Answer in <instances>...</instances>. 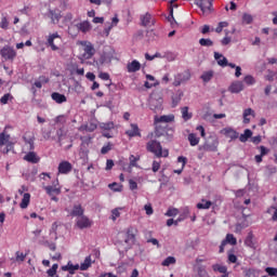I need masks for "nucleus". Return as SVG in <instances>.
I'll return each mask as SVG.
<instances>
[{
	"instance_id": "obj_1",
	"label": "nucleus",
	"mask_w": 277,
	"mask_h": 277,
	"mask_svg": "<svg viewBox=\"0 0 277 277\" xmlns=\"http://www.w3.org/2000/svg\"><path fill=\"white\" fill-rule=\"evenodd\" d=\"M146 149L148 150V153H153L155 157L158 158L168 157L170 155V151H168V149H163L161 143L155 140H151L147 143Z\"/></svg>"
},
{
	"instance_id": "obj_2",
	"label": "nucleus",
	"mask_w": 277,
	"mask_h": 277,
	"mask_svg": "<svg viewBox=\"0 0 277 277\" xmlns=\"http://www.w3.org/2000/svg\"><path fill=\"white\" fill-rule=\"evenodd\" d=\"M217 146H220V140L216 136H210L205 144L199 145L198 150L201 153H217Z\"/></svg>"
},
{
	"instance_id": "obj_3",
	"label": "nucleus",
	"mask_w": 277,
	"mask_h": 277,
	"mask_svg": "<svg viewBox=\"0 0 277 277\" xmlns=\"http://www.w3.org/2000/svg\"><path fill=\"white\" fill-rule=\"evenodd\" d=\"M149 108L157 114L163 109V98L159 93H151L149 96Z\"/></svg>"
},
{
	"instance_id": "obj_4",
	"label": "nucleus",
	"mask_w": 277,
	"mask_h": 277,
	"mask_svg": "<svg viewBox=\"0 0 277 277\" xmlns=\"http://www.w3.org/2000/svg\"><path fill=\"white\" fill-rule=\"evenodd\" d=\"M137 235V229L135 227H128L124 236V243L127 245L126 250H131L135 246V236Z\"/></svg>"
},
{
	"instance_id": "obj_5",
	"label": "nucleus",
	"mask_w": 277,
	"mask_h": 277,
	"mask_svg": "<svg viewBox=\"0 0 277 277\" xmlns=\"http://www.w3.org/2000/svg\"><path fill=\"white\" fill-rule=\"evenodd\" d=\"M195 5L200 8L202 14H211L213 12V0H198Z\"/></svg>"
},
{
	"instance_id": "obj_6",
	"label": "nucleus",
	"mask_w": 277,
	"mask_h": 277,
	"mask_svg": "<svg viewBox=\"0 0 277 277\" xmlns=\"http://www.w3.org/2000/svg\"><path fill=\"white\" fill-rule=\"evenodd\" d=\"M60 42H62V37H60V34L54 32L49 35L47 44L52 49V51H60V45H57Z\"/></svg>"
},
{
	"instance_id": "obj_7",
	"label": "nucleus",
	"mask_w": 277,
	"mask_h": 277,
	"mask_svg": "<svg viewBox=\"0 0 277 277\" xmlns=\"http://www.w3.org/2000/svg\"><path fill=\"white\" fill-rule=\"evenodd\" d=\"M189 79H192V74L189 72V70L176 74L174 77L173 85H175V88H179L181 83H185V81H189Z\"/></svg>"
},
{
	"instance_id": "obj_8",
	"label": "nucleus",
	"mask_w": 277,
	"mask_h": 277,
	"mask_svg": "<svg viewBox=\"0 0 277 277\" xmlns=\"http://www.w3.org/2000/svg\"><path fill=\"white\" fill-rule=\"evenodd\" d=\"M0 55L5 61H12L16 57V50L10 45H5L0 50Z\"/></svg>"
},
{
	"instance_id": "obj_9",
	"label": "nucleus",
	"mask_w": 277,
	"mask_h": 277,
	"mask_svg": "<svg viewBox=\"0 0 277 277\" xmlns=\"http://www.w3.org/2000/svg\"><path fill=\"white\" fill-rule=\"evenodd\" d=\"M221 134L228 137L230 142H234V140H239V132L232 127L223 128L221 130Z\"/></svg>"
},
{
	"instance_id": "obj_10",
	"label": "nucleus",
	"mask_w": 277,
	"mask_h": 277,
	"mask_svg": "<svg viewBox=\"0 0 277 277\" xmlns=\"http://www.w3.org/2000/svg\"><path fill=\"white\" fill-rule=\"evenodd\" d=\"M81 44H83L84 49V53L82 55V57H84V60H92V57H94V53H96V50L94 49V45H92V43H88L85 41H82Z\"/></svg>"
},
{
	"instance_id": "obj_11",
	"label": "nucleus",
	"mask_w": 277,
	"mask_h": 277,
	"mask_svg": "<svg viewBox=\"0 0 277 277\" xmlns=\"http://www.w3.org/2000/svg\"><path fill=\"white\" fill-rule=\"evenodd\" d=\"M76 224L80 229L90 228V226H92V221H90L88 216L82 214V216H78V219L76 220Z\"/></svg>"
},
{
	"instance_id": "obj_12",
	"label": "nucleus",
	"mask_w": 277,
	"mask_h": 277,
	"mask_svg": "<svg viewBox=\"0 0 277 277\" xmlns=\"http://www.w3.org/2000/svg\"><path fill=\"white\" fill-rule=\"evenodd\" d=\"M155 124H159L161 122L168 124L170 122H174V115H164V116H155L154 118Z\"/></svg>"
},
{
	"instance_id": "obj_13",
	"label": "nucleus",
	"mask_w": 277,
	"mask_h": 277,
	"mask_svg": "<svg viewBox=\"0 0 277 277\" xmlns=\"http://www.w3.org/2000/svg\"><path fill=\"white\" fill-rule=\"evenodd\" d=\"M72 171V164L68 161H62L58 164V174H68Z\"/></svg>"
},
{
	"instance_id": "obj_14",
	"label": "nucleus",
	"mask_w": 277,
	"mask_h": 277,
	"mask_svg": "<svg viewBox=\"0 0 277 277\" xmlns=\"http://www.w3.org/2000/svg\"><path fill=\"white\" fill-rule=\"evenodd\" d=\"M194 272L197 274L198 277H211L209 276V273L207 272V266L202 264H196L194 266Z\"/></svg>"
},
{
	"instance_id": "obj_15",
	"label": "nucleus",
	"mask_w": 277,
	"mask_h": 277,
	"mask_svg": "<svg viewBox=\"0 0 277 277\" xmlns=\"http://www.w3.org/2000/svg\"><path fill=\"white\" fill-rule=\"evenodd\" d=\"M24 161H28V163H39L40 158L36 151H29L24 156Z\"/></svg>"
},
{
	"instance_id": "obj_16",
	"label": "nucleus",
	"mask_w": 277,
	"mask_h": 277,
	"mask_svg": "<svg viewBox=\"0 0 277 277\" xmlns=\"http://www.w3.org/2000/svg\"><path fill=\"white\" fill-rule=\"evenodd\" d=\"M126 133L129 137H142L140 127H137L135 123H131V130H128Z\"/></svg>"
},
{
	"instance_id": "obj_17",
	"label": "nucleus",
	"mask_w": 277,
	"mask_h": 277,
	"mask_svg": "<svg viewBox=\"0 0 277 277\" xmlns=\"http://www.w3.org/2000/svg\"><path fill=\"white\" fill-rule=\"evenodd\" d=\"M214 60L217 62L219 66H222V68H226V66H228V60L226 56L219 52H214Z\"/></svg>"
},
{
	"instance_id": "obj_18",
	"label": "nucleus",
	"mask_w": 277,
	"mask_h": 277,
	"mask_svg": "<svg viewBox=\"0 0 277 277\" xmlns=\"http://www.w3.org/2000/svg\"><path fill=\"white\" fill-rule=\"evenodd\" d=\"M229 92H232V94H239V92H243V82L236 81L232 83L229 87Z\"/></svg>"
},
{
	"instance_id": "obj_19",
	"label": "nucleus",
	"mask_w": 277,
	"mask_h": 277,
	"mask_svg": "<svg viewBox=\"0 0 277 277\" xmlns=\"http://www.w3.org/2000/svg\"><path fill=\"white\" fill-rule=\"evenodd\" d=\"M43 189L48 194V196H60L62 194V189L54 186H44Z\"/></svg>"
},
{
	"instance_id": "obj_20",
	"label": "nucleus",
	"mask_w": 277,
	"mask_h": 277,
	"mask_svg": "<svg viewBox=\"0 0 277 277\" xmlns=\"http://www.w3.org/2000/svg\"><path fill=\"white\" fill-rule=\"evenodd\" d=\"M142 68V64L138 61L134 60L131 63H128L127 70L128 72H137Z\"/></svg>"
},
{
	"instance_id": "obj_21",
	"label": "nucleus",
	"mask_w": 277,
	"mask_h": 277,
	"mask_svg": "<svg viewBox=\"0 0 277 277\" xmlns=\"http://www.w3.org/2000/svg\"><path fill=\"white\" fill-rule=\"evenodd\" d=\"M249 116H252L253 118L256 116V113L252 108H247L242 113L243 118V124H250Z\"/></svg>"
},
{
	"instance_id": "obj_22",
	"label": "nucleus",
	"mask_w": 277,
	"mask_h": 277,
	"mask_svg": "<svg viewBox=\"0 0 277 277\" xmlns=\"http://www.w3.org/2000/svg\"><path fill=\"white\" fill-rule=\"evenodd\" d=\"M83 213H84L83 207H81V205H75L70 212V215L72 217H81Z\"/></svg>"
},
{
	"instance_id": "obj_23",
	"label": "nucleus",
	"mask_w": 277,
	"mask_h": 277,
	"mask_svg": "<svg viewBox=\"0 0 277 277\" xmlns=\"http://www.w3.org/2000/svg\"><path fill=\"white\" fill-rule=\"evenodd\" d=\"M51 98H52V101H55L58 105H62V103H66V101H67L66 95L57 93V92H53L51 94Z\"/></svg>"
},
{
	"instance_id": "obj_24",
	"label": "nucleus",
	"mask_w": 277,
	"mask_h": 277,
	"mask_svg": "<svg viewBox=\"0 0 277 277\" xmlns=\"http://www.w3.org/2000/svg\"><path fill=\"white\" fill-rule=\"evenodd\" d=\"M79 268V264L74 265L72 262H68L67 265L62 266L63 272H69V274H75Z\"/></svg>"
},
{
	"instance_id": "obj_25",
	"label": "nucleus",
	"mask_w": 277,
	"mask_h": 277,
	"mask_svg": "<svg viewBox=\"0 0 277 277\" xmlns=\"http://www.w3.org/2000/svg\"><path fill=\"white\" fill-rule=\"evenodd\" d=\"M76 27H77L78 31H82V34H87V31H90V29H91L90 22H88V21L78 23L76 25Z\"/></svg>"
},
{
	"instance_id": "obj_26",
	"label": "nucleus",
	"mask_w": 277,
	"mask_h": 277,
	"mask_svg": "<svg viewBox=\"0 0 277 277\" xmlns=\"http://www.w3.org/2000/svg\"><path fill=\"white\" fill-rule=\"evenodd\" d=\"M90 267H92V258L89 255L80 264L79 268L81 272H87V269H90Z\"/></svg>"
},
{
	"instance_id": "obj_27",
	"label": "nucleus",
	"mask_w": 277,
	"mask_h": 277,
	"mask_svg": "<svg viewBox=\"0 0 277 277\" xmlns=\"http://www.w3.org/2000/svg\"><path fill=\"white\" fill-rule=\"evenodd\" d=\"M183 91L179 90L172 95V107H176L179 103H181V98H183Z\"/></svg>"
},
{
	"instance_id": "obj_28",
	"label": "nucleus",
	"mask_w": 277,
	"mask_h": 277,
	"mask_svg": "<svg viewBox=\"0 0 277 277\" xmlns=\"http://www.w3.org/2000/svg\"><path fill=\"white\" fill-rule=\"evenodd\" d=\"M250 137H252V130L250 129H246L243 133L238 136L239 142L242 144H246Z\"/></svg>"
},
{
	"instance_id": "obj_29",
	"label": "nucleus",
	"mask_w": 277,
	"mask_h": 277,
	"mask_svg": "<svg viewBox=\"0 0 277 277\" xmlns=\"http://www.w3.org/2000/svg\"><path fill=\"white\" fill-rule=\"evenodd\" d=\"M96 128H97L96 123L94 121H91L84 126H81L80 130L87 131L88 133H92V132L96 131Z\"/></svg>"
},
{
	"instance_id": "obj_30",
	"label": "nucleus",
	"mask_w": 277,
	"mask_h": 277,
	"mask_svg": "<svg viewBox=\"0 0 277 277\" xmlns=\"http://www.w3.org/2000/svg\"><path fill=\"white\" fill-rule=\"evenodd\" d=\"M151 19H153V17H151L150 13L141 15V25L143 27H148V26H150Z\"/></svg>"
},
{
	"instance_id": "obj_31",
	"label": "nucleus",
	"mask_w": 277,
	"mask_h": 277,
	"mask_svg": "<svg viewBox=\"0 0 277 277\" xmlns=\"http://www.w3.org/2000/svg\"><path fill=\"white\" fill-rule=\"evenodd\" d=\"M30 200H31V195L29 193L24 194L22 202L19 203L21 209H27V207H29Z\"/></svg>"
},
{
	"instance_id": "obj_32",
	"label": "nucleus",
	"mask_w": 277,
	"mask_h": 277,
	"mask_svg": "<svg viewBox=\"0 0 277 277\" xmlns=\"http://www.w3.org/2000/svg\"><path fill=\"white\" fill-rule=\"evenodd\" d=\"M66 129L64 127H61L56 130V137H57V142L58 144H62L64 137H66Z\"/></svg>"
},
{
	"instance_id": "obj_33",
	"label": "nucleus",
	"mask_w": 277,
	"mask_h": 277,
	"mask_svg": "<svg viewBox=\"0 0 277 277\" xmlns=\"http://www.w3.org/2000/svg\"><path fill=\"white\" fill-rule=\"evenodd\" d=\"M9 144H12L10 142V134H5V132L0 133V146H8Z\"/></svg>"
},
{
	"instance_id": "obj_34",
	"label": "nucleus",
	"mask_w": 277,
	"mask_h": 277,
	"mask_svg": "<svg viewBox=\"0 0 277 277\" xmlns=\"http://www.w3.org/2000/svg\"><path fill=\"white\" fill-rule=\"evenodd\" d=\"M188 142H189L190 146H198V144H200V137H198L194 133H190V134H188Z\"/></svg>"
},
{
	"instance_id": "obj_35",
	"label": "nucleus",
	"mask_w": 277,
	"mask_h": 277,
	"mask_svg": "<svg viewBox=\"0 0 277 277\" xmlns=\"http://www.w3.org/2000/svg\"><path fill=\"white\" fill-rule=\"evenodd\" d=\"M212 269L213 272H219V274H226V272H228V267L222 264H213Z\"/></svg>"
},
{
	"instance_id": "obj_36",
	"label": "nucleus",
	"mask_w": 277,
	"mask_h": 277,
	"mask_svg": "<svg viewBox=\"0 0 277 277\" xmlns=\"http://www.w3.org/2000/svg\"><path fill=\"white\" fill-rule=\"evenodd\" d=\"M182 118L185 122H187V120H192V114L189 113V107L187 106L182 107Z\"/></svg>"
},
{
	"instance_id": "obj_37",
	"label": "nucleus",
	"mask_w": 277,
	"mask_h": 277,
	"mask_svg": "<svg viewBox=\"0 0 277 277\" xmlns=\"http://www.w3.org/2000/svg\"><path fill=\"white\" fill-rule=\"evenodd\" d=\"M226 245L237 246V238L233 234H227L226 238L223 240Z\"/></svg>"
},
{
	"instance_id": "obj_38",
	"label": "nucleus",
	"mask_w": 277,
	"mask_h": 277,
	"mask_svg": "<svg viewBox=\"0 0 277 277\" xmlns=\"http://www.w3.org/2000/svg\"><path fill=\"white\" fill-rule=\"evenodd\" d=\"M176 264V258L174 256H168L162 263L161 265L163 267H170V265H174Z\"/></svg>"
},
{
	"instance_id": "obj_39",
	"label": "nucleus",
	"mask_w": 277,
	"mask_h": 277,
	"mask_svg": "<svg viewBox=\"0 0 277 277\" xmlns=\"http://www.w3.org/2000/svg\"><path fill=\"white\" fill-rule=\"evenodd\" d=\"M201 79H202V81H205V83H209V81H211V79H213V71L212 70L205 71L201 75Z\"/></svg>"
},
{
	"instance_id": "obj_40",
	"label": "nucleus",
	"mask_w": 277,
	"mask_h": 277,
	"mask_svg": "<svg viewBox=\"0 0 277 277\" xmlns=\"http://www.w3.org/2000/svg\"><path fill=\"white\" fill-rule=\"evenodd\" d=\"M254 235L252 233H249L246 240L245 245L248 246V248H254Z\"/></svg>"
},
{
	"instance_id": "obj_41",
	"label": "nucleus",
	"mask_w": 277,
	"mask_h": 277,
	"mask_svg": "<svg viewBox=\"0 0 277 277\" xmlns=\"http://www.w3.org/2000/svg\"><path fill=\"white\" fill-rule=\"evenodd\" d=\"M211 205H213L211 201L202 199L201 202L197 203V209H211Z\"/></svg>"
},
{
	"instance_id": "obj_42",
	"label": "nucleus",
	"mask_w": 277,
	"mask_h": 277,
	"mask_svg": "<svg viewBox=\"0 0 277 277\" xmlns=\"http://www.w3.org/2000/svg\"><path fill=\"white\" fill-rule=\"evenodd\" d=\"M60 265L58 264H53L50 269L47 271V274L49 277H55L57 274Z\"/></svg>"
},
{
	"instance_id": "obj_43",
	"label": "nucleus",
	"mask_w": 277,
	"mask_h": 277,
	"mask_svg": "<svg viewBox=\"0 0 277 277\" xmlns=\"http://www.w3.org/2000/svg\"><path fill=\"white\" fill-rule=\"evenodd\" d=\"M9 25H10V22H8V16H5V14H2L0 19L1 29H8Z\"/></svg>"
},
{
	"instance_id": "obj_44",
	"label": "nucleus",
	"mask_w": 277,
	"mask_h": 277,
	"mask_svg": "<svg viewBox=\"0 0 277 277\" xmlns=\"http://www.w3.org/2000/svg\"><path fill=\"white\" fill-rule=\"evenodd\" d=\"M100 128L103 130V131H111V129H114V122L109 121V122H102L100 124Z\"/></svg>"
},
{
	"instance_id": "obj_45",
	"label": "nucleus",
	"mask_w": 277,
	"mask_h": 277,
	"mask_svg": "<svg viewBox=\"0 0 277 277\" xmlns=\"http://www.w3.org/2000/svg\"><path fill=\"white\" fill-rule=\"evenodd\" d=\"M12 98H14V97L12 96V94L6 93V94H4V95L0 98V103H1V105H8V102H9V101H12Z\"/></svg>"
},
{
	"instance_id": "obj_46",
	"label": "nucleus",
	"mask_w": 277,
	"mask_h": 277,
	"mask_svg": "<svg viewBox=\"0 0 277 277\" xmlns=\"http://www.w3.org/2000/svg\"><path fill=\"white\" fill-rule=\"evenodd\" d=\"M199 44H200L201 47H213V40L201 38V39L199 40Z\"/></svg>"
},
{
	"instance_id": "obj_47",
	"label": "nucleus",
	"mask_w": 277,
	"mask_h": 277,
	"mask_svg": "<svg viewBox=\"0 0 277 277\" xmlns=\"http://www.w3.org/2000/svg\"><path fill=\"white\" fill-rule=\"evenodd\" d=\"M55 124H62V127H64V124H66V116L64 115H60L54 119Z\"/></svg>"
},
{
	"instance_id": "obj_48",
	"label": "nucleus",
	"mask_w": 277,
	"mask_h": 277,
	"mask_svg": "<svg viewBox=\"0 0 277 277\" xmlns=\"http://www.w3.org/2000/svg\"><path fill=\"white\" fill-rule=\"evenodd\" d=\"M167 217H174L179 215V209L176 208H171L166 212Z\"/></svg>"
},
{
	"instance_id": "obj_49",
	"label": "nucleus",
	"mask_w": 277,
	"mask_h": 277,
	"mask_svg": "<svg viewBox=\"0 0 277 277\" xmlns=\"http://www.w3.org/2000/svg\"><path fill=\"white\" fill-rule=\"evenodd\" d=\"M163 57L168 60V62H174V60H176V55L172 52H164Z\"/></svg>"
},
{
	"instance_id": "obj_50",
	"label": "nucleus",
	"mask_w": 277,
	"mask_h": 277,
	"mask_svg": "<svg viewBox=\"0 0 277 277\" xmlns=\"http://www.w3.org/2000/svg\"><path fill=\"white\" fill-rule=\"evenodd\" d=\"M51 14V21L52 23H60V18H62V15H60V13H55L53 11L50 12Z\"/></svg>"
},
{
	"instance_id": "obj_51",
	"label": "nucleus",
	"mask_w": 277,
	"mask_h": 277,
	"mask_svg": "<svg viewBox=\"0 0 277 277\" xmlns=\"http://www.w3.org/2000/svg\"><path fill=\"white\" fill-rule=\"evenodd\" d=\"M224 27H228V22H220L217 27L215 28L216 34H222Z\"/></svg>"
},
{
	"instance_id": "obj_52",
	"label": "nucleus",
	"mask_w": 277,
	"mask_h": 277,
	"mask_svg": "<svg viewBox=\"0 0 277 277\" xmlns=\"http://www.w3.org/2000/svg\"><path fill=\"white\" fill-rule=\"evenodd\" d=\"M50 235H54L55 241H57V222L52 224V227L50 229Z\"/></svg>"
},
{
	"instance_id": "obj_53",
	"label": "nucleus",
	"mask_w": 277,
	"mask_h": 277,
	"mask_svg": "<svg viewBox=\"0 0 277 277\" xmlns=\"http://www.w3.org/2000/svg\"><path fill=\"white\" fill-rule=\"evenodd\" d=\"M15 260L17 261V262H21V263H23V261H25V259L27 258V254H25V253H23V252H21V251H17L16 253H15Z\"/></svg>"
},
{
	"instance_id": "obj_54",
	"label": "nucleus",
	"mask_w": 277,
	"mask_h": 277,
	"mask_svg": "<svg viewBox=\"0 0 277 277\" xmlns=\"http://www.w3.org/2000/svg\"><path fill=\"white\" fill-rule=\"evenodd\" d=\"M137 161H140V157H135L134 155L130 156V167L131 168H136Z\"/></svg>"
},
{
	"instance_id": "obj_55",
	"label": "nucleus",
	"mask_w": 277,
	"mask_h": 277,
	"mask_svg": "<svg viewBox=\"0 0 277 277\" xmlns=\"http://www.w3.org/2000/svg\"><path fill=\"white\" fill-rule=\"evenodd\" d=\"M242 23H245L246 25H250L252 23V15L245 13L242 15Z\"/></svg>"
},
{
	"instance_id": "obj_56",
	"label": "nucleus",
	"mask_w": 277,
	"mask_h": 277,
	"mask_svg": "<svg viewBox=\"0 0 277 277\" xmlns=\"http://www.w3.org/2000/svg\"><path fill=\"white\" fill-rule=\"evenodd\" d=\"M43 245L47 246L49 250H52V252H55V250H57V246L55 245V242H49V240H45Z\"/></svg>"
},
{
	"instance_id": "obj_57",
	"label": "nucleus",
	"mask_w": 277,
	"mask_h": 277,
	"mask_svg": "<svg viewBox=\"0 0 277 277\" xmlns=\"http://www.w3.org/2000/svg\"><path fill=\"white\" fill-rule=\"evenodd\" d=\"M245 83H247V85H254V83H256V80L252 76H246Z\"/></svg>"
},
{
	"instance_id": "obj_58",
	"label": "nucleus",
	"mask_w": 277,
	"mask_h": 277,
	"mask_svg": "<svg viewBox=\"0 0 277 277\" xmlns=\"http://www.w3.org/2000/svg\"><path fill=\"white\" fill-rule=\"evenodd\" d=\"M120 215V209L116 208L111 211V220L116 222L118 220V216Z\"/></svg>"
},
{
	"instance_id": "obj_59",
	"label": "nucleus",
	"mask_w": 277,
	"mask_h": 277,
	"mask_svg": "<svg viewBox=\"0 0 277 277\" xmlns=\"http://www.w3.org/2000/svg\"><path fill=\"white\" fill-rule=\"evenodd\" d=\"M265 272H266V274H268V276H277V268L266 267Z\"/></svg>"
},
{
	"instance_id": "obj_60",
	"label": "nucleus",
	"mask_w": 277,
	"mask_h": 277,
	"mask_svg": "<svg viewBox=\"0 0 277 277\" xmlns=\"http://www.w3.org/2000/svg\"><path fill=\"white\" fill-rule=\"evenodd\" d=\"M161 168V162L154 160L151 170L153 172H159V169Z\"/></svg>"
},
{
	"instance_id": "obj_61",
	"label": "nucleus",
	"mask_w": 277,
	"mask_h": 277,
	"mask_svg": "<svg viewBox=\"0 0 277 277\" xmlns=\"http://www.w3.org/2000/svg\"><path fill=\"white\" fill-rule=\"evenodd\" d=\"M111 150V143H108L106 146H103L101 149L102 155H107Z\"/></svg>"
},
{
	"instance_id": "obj_62",
	"label": "nucleus",
	"mask_w": 277,
	"mask_h": 277,
	"mask_svg": "<svg viewBox=\"0 0 277 277\" xmlns=\"http://www.w3.org/2000/svg\"><path fill=\"white\" fill-rule=\"evenodd\" d=\"M144 209L146 211V215H153L154 210H153V206L150 203L145 205Z\"/></svg>"
},
{
	"instance_id": "obj_63",
	"label": "nucleus",
	"mask_w": 277,
	"mask_h": 277,
	"mask_svg": "<svg viewBox=\"0 0 277 277\" xmlns=\"http://www.w3.org/2000/svg\"><path fill=\"white\" fill-rule=\"evenodd\" d=\"M42 137H43V140H55V136L51 137V131H43Z\"/></svg>"
},
{
	"instance_id": "obj_64",
	"label": "nucleus",
	"mask_w": 277,
	"mask_h": 277,
	"mask_svg": "<svg viewBox=\"0 0 277 277\" xmlns=\"http://www.w3.org/2000/svg\"><path fill=\"white\" fill-rule=\"evenodd\" d=\"M228 262L229 263H237V255L234 253L228 252Z\"/></svg>"
}]
</instances>
